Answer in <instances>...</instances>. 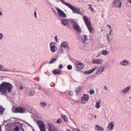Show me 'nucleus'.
I'll list each match as a JSON object with an SVG mask.
<instances>
[{
	"label": "nucleus",
	"mask_w": 131,
	"mask_h": 131,
	"mask_svg": "<svg viewBox=\"0 0 131 131\" xmlns=\"http://www.w3.org/2000/svg\"><path fill=\"white\" fill-rule=\"evenodd\" d=\"M13 86L10 83L4 82L0 85V92L2 95L7 96L8 93H11Z\"/></svg>",
	"instance_id": "1"
},
{
	"label": "nucleus",
	"mask_w": 131,
	"mask_h": 131,
	"mask_svg": "<svg viewBox=\"0 0 131 131\" xmlns=\"http://www.w3.org/2000/svg\"><path fill=\"white\" fill-rule=\"evenodd\" d=\"M69 8L72 10L73 12L74 13L77 14H80L83 15H84V13L83 9H81L80 11L79 8H77L76 7L72 6L71 4Z\"/></svg>",
	"instance_id": "2"
},
{
	"label": "nucleus",
	"mask_w": 131,
	"mask_h": 131,
	"mask_svg": "<svg viewBox=\"0 0 131 131\" xmlns=\"http://www.w3.org/2000/svg\"><path fill=\"white\" fill-rule=\"evenodd\" d=\"M70 22L71 26L75 30L79 32L81 31V29L78 24L77 22L75 21L74 20H71Z\"/></svg>",
	"instance_id": "3"
},
{
	"label": "nucleus",
	"mask_w": 131,
	"mask_h": 131,
	"mask_svg": "<svg viewBox=\"0 0 131 131\" xmlns=\"http://www.w3.org/2000/svg\"><path fill=\"white\" fill-rule=\"evenodd\" d=\"M26 109L25 107H16L15 109V113H25Z\"/></svg>",
	"instance_id": "4"
},
{
	"label": "nucleus",
	"mask_w": 131,
	"mask_h": 131,
	"mask_svg": "<svg viewBox=\"0 0 131 131\" xmlns=\"http://www.w3.org/2000/svg\"><path fill=\"white\" fill-rule=\"evenodd\" d=\"M37 123L40 131H46L45 125L42 121H37Z\"/></svg>",
	"instance_id": "5"
},
{
	"label": "nucleus",
	"mask_w": 131,
	"mask_h": 131,
	"mask_svg": "<svg viewBox=\"0 0 131 131\" xmlns=\"http://www.w3.org/2000/svg\"><path fill=\"white\" fill-rule=\"evenodd\" d=\"M56 10L57 11L58 15L59 16L63 18L66 17L67 16L66 14L64 13L63 11L58 7L56 8Z\"/></svg>",
	"instance_id": "6"
},
{
	"label": "nucleus",
	"mask_w": 131,
	"mask_h": 131,
	"mask_svg": "<svg viewBox=\"0 0 131 131\" xmlns=\"http://www.w3.org/2000/svg\"><path fill=\"white\" fill-rule=\"evenodd\" d=\"M113 4L118 8H121L122 4L121 0H114Z\"/></svg>",
	"instance_id": "7"
},
{
	"label": "nucleus",
	"mask_w": 131,
	"mask_h": 131,
	"mask_svg": "<svg viewBox=\"0 0 131 131\" xmlns=\"http://www.w3.org/2000/svg\"><path fill=\"white\" fill-rule=\"evenodd\" d=\"M84 96L81 98V103L84 104L85 103V102L87 101L89 98V95L86 94H84Z\"/></svg>",
	"instance_id": "8"
},
{
	"label": "nucleus",
	"mask_w": 131,
	"mask_h": 131,
	"mask_svg": "<svg viewBox=\"0 0 131 131\" xmlns=\"http://www.w3.org/2000/svg\"><path fill=\"white\" fill-rule=\"evenodd\" d=\"M48 130L49 131H57L55 127L52 124L48 123Z\"/></svg>",
	"instance_id": "9"
},
{
	"label": "nucleus",
	"mask_w": 131,
	"mask_h": 131,
	"mask_svg": "<svg viewBox=\"0 0 131 131\" xmlns=\"http://www.w3.org/2000/svg\"><path fill=\"white\" fill-rule=\"evenodd\" d=\"M55 43L54 42H51L50 44V47L51 51L53 52L56 51V47L54 45Z\"/></svg>",
	"instance_id": "10"
},
{
	"label": "nucleus",
	"mask_w": 131,
	"mask_h": 131,
	"mask_svg": "<svg viewBox=\"0 0 131 131\" xmlns=\"http://www.w3.org/2000/svg\"><path fill=\"white\" fill-rule=\"evenodd\" d=\"M93 63L94 64H102L103 60L102 59H96L92 60Z\"/></svg>",
	"instance_id": "11"
},
{
	"label": "nucleus",
	"mask_w": 131,
	"mask_h": 131,
	"mask_svg": "<svg viewBox=\"0 0 131 131\" xmlns=\"http://www.w3.org/2000/svg\"><path fill=\"white\" fill-rule=\"evenodd\" d=\"M104 70V68L103 66H101L98 68L96 70L95 73L96 74H99L101 73Z\"/></svg>",
	"instance_id": "12"
},
{
	"label": "nucleus",
	"mask_w": 131,
	"mask_h": 131,
	"mask_svg": "<svg viewBox=\"0 0 131 131\" xmlns=\"http://www.w3.org/2000/svg\"><path fill=\"white\" fill-rule=\"evenodd\" d=\"M61 46L64 48H67L69 49H70L68 45L67 42L66 41H64L61 44Z\"/></svg>",
	"instance_id": "13"
},
{
	"label": "nucleus",
	"mask_w": 131,
	"mask_h": 131,
	"mask_svg": "<svg viewBox=\"0 0 131 131\" xmlns=\"http://www.w3.org/2000/svg\"><path fill=\"white\" fill-rule=\"evenodd\" d=\"M59 1H60L63 4L69 7L71 4H70L65 2V1L64 0H56V2H59Z\"/></svg>",
	"instance_id": "14"
},
{
	"label": "nucleus",
	"mask_w": 131,
	"mask_h": 131,
	"mask_svg": "<svg viewBox=\"0 0 131 131\" xmlns=\"http://www.w3.org/2000/svg\"><path fill=\"white\" fill-rule=\"evenodd\" d=\"M83 18L86 25L91 24V23L89 21L88 17L84 16Z\"/></svg>",
	"instance_id": "15"
},
{
	"label": "nucleus",
	"mask_w": 131,
	"mask_h": 131,
	"mask_svg": "<svg viewBox=\"0 0 131 131\" xmlns=\"http://www.w3.org/2000/svg\"><path fill=\"white\" fill-rule=\"evenodd\" d=\"M114 122H112L111 123L109 124L107 127V128L108 129L111 130L113 129L114 126Z\"/></svg>",
	"instance_id": "16"
},
{
	"label": "nucleus",
	"mask_w": 131,
	"mask_h": 131,
	"mask_svg": "<svg viewBox=\"0 0 131 131\" xmlns=\"http://www.w3.org/2000/svg\"><path fill=\"white\" fill-rule=\"evenodd\" d=\"M77 67L80 69H82L84 67V65L83 63L79 62V63L77 64Z\"/></svg>",
	"instance_id": "17"
},
{
	"label": "nucleus",
	"mask_w": 131,
	"mask_h": 131,
	"mask_svg": "<svg viewBox=\"0 0 131 131\" xmlns=\"http://www.w3.org/2000/svg\"><path fill=\"white\" fill-rule=\"evenodd\" d=\"M68 19H63L61 20V22L62 24L64 26H66L68 25Z\"/></svg>",
	"instance_id": "18"
},
{
	"label": "nucleus",
	"mask_w": 131,
	"mask_h": 131,
	"mask_svg": "<svg viewBox=\"0 0 131 131\" xmlns=\"http://www.w3.org/2000/svg\"><path fill=\"white\" fill-rule=\"evenodd\" d=\"M96 68H95L94 69L88 71H84V73L85 74H90L93 72L96 69Z\"/></svg>",
	"instance_id": "19"
},
{
	"label": "nucleus",
	"mask_w": 131,
	"mask_h": 131,
	"mask_svg": "<svg viewBox=\"0 0 131 131\" xmlns=\"http://www.w3.org/2000/svg\"><path fill=\"white\" fill-rule=\"evenodd\" d=\"M129 64V62L126 60H124L121 62L120 64L121 65L126 66Z\"/></svg>",
	"instance_id": "20"
},
{
	"label": "nucleus",
	"mask_w": 131,
	"mask_h": 131,
	"mask_svg": "<svg viewBox=\"0 0 131 131\" xmlns=\"http://www.w3.org/2000/svg\"><path fill=\"white\" fill-rule=\"evenodd\" d=\"M96 127L95 128V129L98 131H103L104 130V128L100 126L99 125H96Z\"/></svg>",
	"instance_id": "21"
},
{
	"label": "nucleus",
	"mask_w": 131,
	"mask_h": 131,
	"mask_svg": "<svg viewBox=\"0 0 131 131\" xmlns=\"http://www.w3.org/2000/svg\"><path fill=\"white\" fill-rule=\"evenodd\" d=\"M88 28L90 32H93V28L92 27L91 25V23L90 25H86Z\"/></svg>",
	"instance_id": "22"
},
{
	"label": "nucleus",
	"mask_w": 131,
	"mask_h": 131,
	"mask_svg": "<svg viewBox=\"0 0 131 131\" xmlns=\"http://www.w3.org/2000/svg\"><path fill=\"white\" fill-rule=\"evenodd\" d=\"M130 88V86H128L123 89L122 91L121 92L124 93H127L129 91V89Z\"/></svg>",
	"instance_id": "23"
},
{
	"label": "nucleus",
	"mask_w": 131,
	"mask_h": 131,
	"mask_svg": "<svg viewBox=\"0 0 131 131\" xmlns=\"http://www.w3.org/2000/svg\"><path fill=\"white\" fill-rule=\"evenodd\" d=\"M61 116L64 120V122H68V118L67 116L65 115L62 114Z\"/></svg>",
	"instance_id": "24"
},
{
	"label": "nucleus",
	"mask_w": 131,
	"mask_h": 131,
	"mask_svg": "<svg viewBox=\"0 0 131 131\" xmlns=\"http://www.w3.org/2000/svg\"><path fill=\"white\" fill-rule=\"evenodd\" d=\"M101 102L100 100H99L97 101L96 103L95 107L97 108H99L100 107V103Z\"/></svg>",
	"instance_id": "25"
},
{
	"label": "nucleus",
	"mask_w": 131,
	"mask_h": 131,
	"mask_svg": "<svg viewBox=\"0 0 131 131\" xmlns=\"http://www.w3.org/2000/svg\"><path fill=\"white\" fill-rule=\"evenodd\" d=\"M61 71L60 70H59L58 69H56L53 72V73L54 74L56 75L59 73Z\"/></svg>",
	"instance_id": "26"
},
{
	"label": "nucleus",
	"mask_w": 131,
	"mask_h": 131,
	"mask_svg": "<svg viewBox=\"0 0 131 131\" xmlns=\"http://www.w3.org/2000/svg\"><path fill=\"white\" fill-rule=\"evenodd\" d=\"M109 53V51L107 50H102V52L101 53L102 54L104 55H106L108 54Z\"/></svg>",
	"instance_id": "27"
},
{
	"label": "nucleus",
	"mask_w": 131,
	"mask_h": 131,
	"mask_svg": "<svg viewBox=\"0 0 131 131\" xmlns=\"http://www.w3.org/2000/svg\"><path fill=\"white\" fill-rule=\"evenodd\" d=\"M4 108L3 107L2 105H0V113L1 114H3Z\"/></svg>",
	"instance_id": "28"
},
{
	"label": "nucleus",
	"mask_w": 131,
	"mask_h": 131,
	"mask_svg": "<svg viewBox=\"0 0 131 131\" xmlns=\"http://www.w3.org/2000/svg\"><path fill=\"white\" fill-rule=\"evenodd\" d=\"M40 105L42 107H44L47 106V104L45 102L40 103Z\"/></svg>",
	"instance_id": "29"
},
{
	"label": "nucleus",
	"mask_w": 131,
	"mask_h": 131,
	"mask_svg": "<svg viewBox=\"0 0 131 131\" xmlns=\"http://www.w3.org/2000/svg\"><path fill=\"white\" fill-rule=\"evenodd\" d=\"M57 61V59L56 58H52L51 60L49 62V63L50 64H51L53 63L54 61Z\"/></svg>",
	"instance_id": "30"
},
{
	"label": "nucleus",
	"mask_w": 131,
	"mask_h": 131,
	"mask_svg": "<svg viewBox=\"0 0 131 131\" xmlns=\"http://www.w3.org/2000/svg\"><path fill=\"white\" fill-rule=\"evenodd\" d=\"M1 71H7V72H10V71L8 69H1L0 70Z\"/></svg>",
	"instance_id": "31"
},
{
	"label": "nucleus",
	"mask_w": 131,
	"mask_h": 131,
	"mask_svg": "<svg viewBox=\"0 0 131 131\" xmlns=\"http://www.w3.org/2000/svg\"><path fill=\"white\" fill-rule=\"evenodd\" d=\"M61 119H58L56 121V123L58 124H60L61 123Z\"/></svg>",
	"instance_id": "32"
},
{
	"label": "nucleus",
	"mask_w": 131,
	"mask_h": 131,
	"mask_svg": "<svg viewBox=\"0 0 131 131\" xmlns=\"http://www.w3.org/2000/svg\"><path fill=\"white\" fill-rule=\"evenodd\" d=\"M80 88V86H79V87L76 88L75 90V92L77 93H78L79 92Z\"/></svg>",
	"instance_id": "33"
},
{
	"label": "nucleus",
	"mask_w": 131,
	"mask_h": 131,
	"mask_svg": "<svg viewBox=\"0 0 131 131\" xmlns=\"http://www.w3.org/2000/svg\"><path fill=\"white\" fill-rule=\"evenodd\" d=\"M72 66L71 65H69L67 66V68L69 70H70L72 69Z\"/></svg>",
	"instance_id": "34"
},
{
	"label": "nucleus",
	"mask_w": 131,
	"mask_h": 131,
	"mask_svg": "<svg viewBox=\"0 0 131 131\" xmlns=\"http://www.w3.org/2000/svg\"><path fill=\"white\" fill-rule=\"evenodd\" d=\"M95 91L93 90H90L89 92V93L91 94H93L94 93Z\"/></svg>",
	"instance_id": "35"
},
{
	"label": "nucleus",
	"mask_w": 131,
	"mask_h": 131,
	"mask_svg": "<svg viewBox=\"0 0 131 131\" xmlns=\"http://www.w3.org/2000/svg\"><path fill=\"white\" fill-rule=\"evenodd\" d=\"M84 39L83 40V43H84L85 41L86 40H88V39L86 38V35H84Z\"/></svg>",
	"instance_id": "36"
},
{
	"label": "nucleus",
	"mask_w": 131,
	"mask_h": 131,
	"mask_svg": "<svg viewBox=\"0 0 131 131\" xmlns=\"http://www.w3.org/2000/svg\"><path fill=\"white\" fill-rule=\"evenodd\" d=\"M69 95L70 96H72L73 95V93L72 91H70L69 93Z\"/></svg>",
	"instance_id": "37"
},
{
	"label": "nucleus",
	"mask_w": 131,
	"mask_h": 131,
	"mask_svg": "<svg viewBox=\"0 0 131 131\" xmlns=\"http://www.w3.org/2000/svg\"><path fill=\"white\" fill-rule=\"evenodd\" d=\"M15 131H18L19 130V128L18 126L16 127L14 129Z\"/></svg>",
	"instance_id": "38"
},
{
	"label": "nucleus",
	"mask_w": 131,
	"mask_h": 131,
	"mask_svg": "<svg viewBox=\"0 0 131 131\" xmlns=\"http://www.w3.org/2000/svg\"><path fill=\"white\" fill-rule=\"evenodd\" d=\"M3 38V34L2 33H0V40H2Z\"/></svg>",
	"instance_id": "39"
},
{
	"label": "nucleus",
	"mask_w": 131,
	"mask_h": 131,
	"mask_svg": "<svg viewBox=\"0 0 131 131\" xmlns=\"http://www.w3.org/2000/svg\"><path fill=\"white\" fill-rule=\"evenodd\" d=\"M57 37H58L57 35L55 36L54 37V38H55L56 41L57 42H58V40Z\"/></svg>",
	"instance_id": "40"
},
{
	"label": "nucleus",
	"mask_w": 131,
	"mask_h": 131,
	"mask_svg": "<svg viewBox=\"0 0 131 131\" xmlns=\"http://www.w3.org/2000/svg\"><path fill=\"white\" fill-rule=\"evenodd\" d=\"M25 123L26 124V125H27L29 126L30 127H32V126H31V125H30L29 124H28L27 122H25Z\"/></svg>",
	"instance_id": "41"
},
{
	"label": "nucleus",
	"mask_w": 131,
	"mask_h": 131,
	"mask_svg": "<svg viewBox=\"0 0 131 131\" xmlns=\"http://www.w3.org/2000/svg\"><path fill=\"white\" fill-rule=\"evenodd\" d=\"M29 95H30L32 96L33 95V93L31 91H30L29 92Z\"/></svg>",
	"instance_id": "42"
},
{
	"label": "nucleus",
	"mask_w": 131,
	"mask_h": 131,
	"mask_svg": "<svg viewBox=\"0 0 131 131\" xmlns=\"http://www.w3.org/2000/svg\"><path fill=\"white\" fill-rule=\"evenodd\" d=\"M59 68L60 69H62L63 68V66L62 64H60L59 65Z\"/></svg>",
	"instance_id": "43"
},
{
	"label": "nucleus",
	"mask_w": 131,
	"mask_h": 131,
	"mask_svg": "<svg viewBox=\"0 0 131 131\" xmlns=\"http://www.w3.org/2000/svg\"><path fill=\"white\" fill-rule=\"evenodd\" d=\"M12 94L13 96H15L16 94V93L15 92H13L12 93Z\"/></svg>",
	"instance_id": "44"
},
{
	"label": "nucleus",
	"mask_w": 131,
	"mask_h": 131,
	"mask_svg": "<svg viewBox=\"0 0 131 131\" xmlns=\"http://www.w3.org/2000/svg\"><path fill=\"white\" fill-rule=\"evenodd\" d=\"M107 38L108 40V41L109 43L110 42V38L108 36V35H107Z\"/></svg>",
	"instance_id": "45"
},
{
	"label": "nucleus",
	"mask_w": 131,
	"mask_h": 131,
	"mask_svg": "<svg viewBox=\"0 0 131 131\" xmlns=\"http://www.w3.org/2000/svg\"><path fill=\"white\" fill-rule=\"evenodd\" d=\"M34 15L35 17L36 18H37V14H36V12H34Z\"/></svg>",
	"instance_id": "46"
},
{
	"label": "nucleus",
	"mask_w": 131,
	"mask_h": 131,
	"mask_svg": "<svg viewBox=\"0 0 131 131\" xmlns=\"http://www.w3.org/2000/svg\"><path fill=\"white\" fill-rule=\"evenodd\" d=\"M38 85H35V86L36 87H37V86L38 87V89H40V88L39 87H38Z\"/></svg>",
	"instance_id": "47"
},
{
	"label": "nucleus",
	"mask_w": 131,
	"mask_h": 131,
	"mask_svg": "<svg viewBox=\"0 0 131 131\" xmlns=\"http://www.w3.org/2000/svg\"><path fill=\"white\" fill-rule=\"evenodd\" d=\"M104 89L105 90H107V88L105 86H104Z\"/></svg>",
	"instance_id": "48"
},
{
	"label": "nucleus",
	"mask_w": 131,
	"mask_h": 131,
	"mask_svg": "<svg viewBox=\"0 0 131 131\" xmlns=\"http://www.w3.org/2000/svg\"><path fill=\"white\" fill-rule=\"evenodd\" d=\"M61 51L63 53H64V51L63 49H62V48H61Z\"/></svg>",
	"instance_id": "49"
},
{
	"label": "nucleus",
	"mask_w": 131,
	"mask_h": 131,
	"mask_svg": "<svg viewBox=\"0 0 131 131\" xmlns=\"http://www.w3.org/2000/svg\"><path fill=\"white\" fill-rule=\"evenodd\" d=\"M3 67L2 66L0 65V70H1V69H2Z\"/></svg>",
	"instance_id": "50"
},
{
	"label": "nucleus",
	"mask_w": 131,
	"mask_h": 131,
	"mask_svg": "<svg viewBox=\"0 0 131 131\" xmlns=\"http://www.w3.org/2000/svg\"><path fill=\"white\" fill-rule=\"evenodd\" d=\"M91 8V11L92 12H93V11H94V9L93 8Z\"/></svg>",
	"instance_id": "51"
},
{
	"label": "nucleus",
	"mask_w": 131,
	"mask_h": 131,
	"mask_svg": "<svg viewBox=\"0 0 131 131\" xmlns=\"http://www.w3.org/2000/svg\"><path fill=\"white\" fill-rule=\"evenodd\" d=\"M101 55L100 53H99L96 56V58H98L99 56H100Z\"/></svg>",
	"instance_id": "52"
},
{
	"label": "nucleus",
	"mask_w": 131,
	"mask_h": 131,
	"mask_svg": "<svg viewBox=\"0 0 131 131\" xmlns=\"http://www.w3.org/2000/svg\"><path fill=\"white\" fill-rule=\"evenodd\" d=\"M3 15V14L1 12L0 10V16Z\"/></svg>",
	"instance_id": "53"
},
{
	"label": "nucleus",
	"mask_w": 131,
	"mask_h": 131,
	"mask_svg": "<svg viewBox=\"0 0 131 131\" xmlns=\"http://www.w3.org/2000/svg\"><path fill=\"white\" fill-rule=\"evenodd\" d=\"M23 87L22 86H20V89L21 90L23 89Z\"/></svg>",
	"instance_id": "54"
},
{
	"label": "nucleus",
	"mask_w": 131,
	"mask_h": 131,
	"mask_svg": "<svg viewBox=\"0 0 131 131\" xmlns=\"http://www.w3.org/2000/svg\"><path fill=\"white\" fill-rule=\"evenodd\" d=\"M128 2L131 4V0H128Z\"/></svg>",
	"instance_id": "55"
},
{
	"label": "nucleus",
	"mask_w": 131,
	"mask_h": 131,
	"mask_svg": "<svg viewBox=\"0 0 131 131\" xmlns=\"http://www.w3.org/2000/svg\"><path fill=\"white\" fill-rule=\"evenodd\" d=\"M108 28H110L111 27V26L110 25H108Z\"/></svg>",
	"instance_id": "56"
},
{
	"label": "nucleus",
	"mask_w": 131,
	"mask_h": 131,
	"mask_svg": "<svg viewBox=\"0 0 131 131\" xmlns=\"http://www.w3.org/2000/svg\"><path fill=\"white\" fill-rule=\"evenodd\" d=\"M89 7H90V8H92L91 7V6H92V5L91 4H90L89 5Z\"/></svg>",
	"instance_id": "57"
},
{
	"label": "nucleus",
	"mask_w": 131,
	"mask_h": 131,
	"mask_svg": "<svg viewBox=\"0 0 131 131\" xmlns=\"http://www.w3.org/2000/svg\"><path fill=\"white\" fill-rule=\"evenodd\" d=\"M66 131H71V130L69 129H67L66 130Z\"/></svg>",
	"instance_id": "58"
},
{
	"label": "nucleus",
	"mask_w": 131,
	"mask_h": 131,
	"mask_svg": "<svg viewBox=\"0 0 131 131\" xmlns=\"http://www.w3.org/2000/svg\"><path fill=\"white\" fill-rule=\"evenodd\" d=\"M112 32V30L111 29L110 30V32H111H111Z\"/></svg>",
	"instance_id": "59"
},
{
	"label": "nucleus",
	"mask_w": 131,
	"mask_h": 131,
	"mask_svg": "<svg viewBox=\"0 0 131 131\" xmlns=\"http://www.w3.org/2000/svg\"><path fill=\"white\" fill-rule=\"evenodd\" d=\"M21 129L22 130H23V131H25V130H24V129H23V128L22 127V128H21Z\"/></svg>",
	"instance_id": "60"
},
{
	"label": "nucleus",
	"mask_w": 131,
	"mask_h": 131,
	"mask_svg": "<svg viewBox=\"0 0 131 131\" xmlns=\"http://www.w3.org/2000/svg\"><path fill=\"white\" fill-rule=\"evenodd\" d=\"M94 117L95 118H96V115H94Z\"/></svg>",
	"instance_id": "61"
},
{
	"label": "nucleus",
	"mask_w": 131,
	"mask_h": 131,
	"mask_svg": "<svg viewBox=\"0 0 131 131\" xmlns=\"http://www.w3.org/2000/svg\"><path fill=\"white\" fill-rule=\"evenodd\" d=\"M0 131H2V129H1V128L0 127Z\"/></svg>",
	"instance_id": "62"
},
{
	"label": "nucleus",
	"mask_w": 131,
	"mask_h": 131,
	"mask_svg": "<svg viewBox=\"0 0 131 131\" xmlns=\"http://www.w3.org/2000/svg\"><path fill=\"white\" fill-rule=\"evenodd\" d=\"M109 34H110V35H111V32H110V33H109Z\"/></svg>",
	"instance_id": "63"
},
{
	"label": "nucleus",
	"mask_w": 131,
	"mask_h": 131,
	"mask_svg": "<svg viewBox=\"0 0 131 131\" xmlns=\"http://www.w3.org/2000/svg\"><path fill=\"white\" fill-rule=\"evenodd\" d=\"M23 122L25 123V122H26L25 121H23Z\"/></svg>",
	"instance_id": "64"
}]
</instances>
